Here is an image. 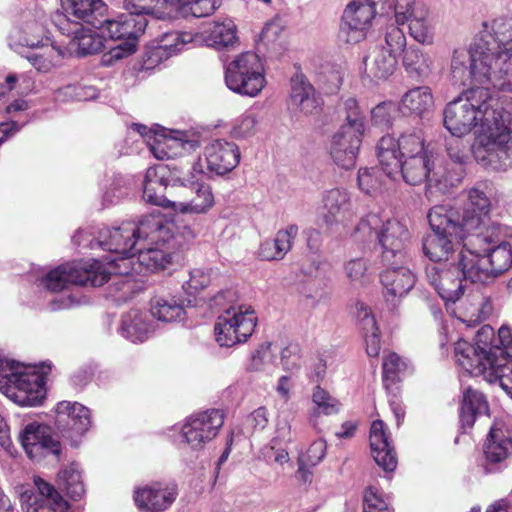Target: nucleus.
Instances as JSON below:
<instances>
[{"label":"nucleus","instance_id":"1","mask_svg":"<svg viewBox=\"0 0 512 512\" xmlns=\"http://www.w3.org/2000/svg\"><path fill=\"white\" fill-rule=\"evenodd\" d=\"M175 228L160 213L151 214L138 223L127 221L117 227L99 228L97 241L93 243L92 239L85 245L121 255V260L137 255L141 266L156 272L179 259L182 236L175 234Z\"/></svg>","mask_w":512,"mask_h":512},{"label":"nucleus","instance_id":"2","mask_svg":"<svg viewBox=\"0 0 512 512\" xmlns=\"http://www.w3.org/2000/svg\"><path fill=\"white\" fill-rule=\"evenodd\" d=\"M451 82L459 87L471 85L450 101L443 111L444 126L453 136L462 137L478 125H481L484 133L497 123L499 116L507 112L490 92L491 84L472 80L465 84Z\"/></svg>","mask_w":512,"mask_h":512},{"label":"nucleus","instance_id":"3","mask_svg":"<svg viewBox=\"0 0 512 512\" xmlns=\"http://www.w3.org/2000/svg\"><path fill=\"white\" fill-rule=\"evenodd\" d=\"M50 362L25 365L0 353V392L19 406L36 407L46 396Z\"/></svg>","mask_w":512,"mask_h":512},{"label":"nucleus","instance_id":"4","mask_svg":"<svg viewBox=\"0 0 512 512\" xmlns=\"http://www.w3.org/2000/svg\"><path fill=\"white\" fill-rule=\"evenodd\" d=\"M505 236V228L495 223L471 235L468 244L472 248L466 252L475 260L474 271L470 273L479 283H485L511 268L512 247L505 241Z\"/></svg>","mask_w":512,"mask_h":512},{"label":"nucleus","instance_id":"5","mask_svg":"<svg viewBox=\"0 0 512 512\" xmlns=\"http://www.w3.org/2000/svg\"><path fill=\"white\" fill-rule=\"evenodd\" d=\"M512 38V23L505 18H496L484 22L482 29L474 37L469 49L454 50L451 60V79L455 84H465L471 80L469 65L475 68L484 54L500 48V45Z\"/></svg>","mask_w":512,"mask_h":512},{"label":"nucleus","instance_id":"6","mask_svg":"<svg viewBox=\"0 0 512 512\" xmlns=\"http://www.w3.org/2000/svg\"><path fill=\"white\" fill-rule=\"evenodd\" d=\"M431 233L423 238L424 255L433 262L448 261L455 245L470 235L461 227L460 216L454 209L443 205L432 207L428 212Z\"/></svg>","mask_w":512,"mask_h":512},{"label":"nucleus","instance_id":"7","mask_svg":"<svg viewBox=\"0 0 512 512\" xmlns=\"http://www.w3.org/2000/svg\"><path fill=\"white\" fill-rule=\"evenodd\" d=\"M511 114L506 112L497 123L481 133L471 146L478 164L492 170H506L512 166V131L509 128Z\"/></svg>","mask_w":512,"mask_h":512},{"label":"nucleus","instance_id":"8","mask_svg":"<svg viewBox=\"0 0 512 512\" xmlns=\"http://www.w3.org/2000/svg\"><path fill=\"white\" fill-rule=\"evenodd\" d=\"M474 263L475 260L468 257L466 249L461 250L451 262L427 265V281L446 303H455L463 295L467 282L479 283L470 273L474 271Z\"/></svg>","mask_w":512,"mask_h":512},{"label":"nucleus","instance_id":"9","mask_svg":"<svg viewBox=\"0 0 512 512\" xmlns=\"http://www.w3.org/2000/svg\"><path fill=\"white\" fill-rule=\"evenodd\" d=\"M357 232L370 235L375 232L381 246V262L383 265L405 264L406 245L410 239L407 227L396 219L382 221L376 213H369L361 218L356 227Z\"/></svg>","mask_w":512,"mask_h":512},{"label":"nucleus","instance_id":"10","mask_svg":"<svg viewBox=\"0 0 512 512\" xmlns=\"http://www.w3.org/2000/svg\"><path fill=\"white\" fill-rule=\"evenodd\" d=\"M110 274L98 260L73 261L51 270L41 279V285L51 292L65 290L70 284L100 287L109 282Z\"/></svg>","mask_w":512,"mask_h":512},{"label":"nucleus","instance_id":"11","mask_svg":"<svg viewBox=\"0 0 512 512\" xmlns=\"http://www.w3.org/2000/svg\"><path fill=\"white\" fill-rule=\"evenodd\" d=\"M494 342V330L489 325L477 332L474 345L465 340L457 341L454 351L458 365L470 375L478 377L485 367L504 358V350Z\"/></svg>","mask_w":512,"mask_h":512},{"label":"nucleus","instance_id":"12","mask_svg":"<svg viewBox=\"0 0 512 512\" xmlns=\"http://www.w3.org/2000/svg\"><path fill=\"white\" fill-rule=\"evenodd\" d=\"M147 25L146 16L132 11L118 16L117 19L107 18L104 28L99 30L103 35L107 33L112 40L122 42L111 47L109 52L103 55L102 64L109 66L113 61L133 54L136 51L138 38L145 32Z\"/></svg>","mask_w":512,"mask_h":512},{"label":"nucleus","instance_id":"13","mask_svg":"<svg viewBox=\"0 0 512 512\" xmlns=\"http://www.w3.org/2000/svg\"><path fill=\"white\" fill-rule=\"evenodd\" d=\"M469 66L472 81L491 84L499 91L512 92V38L475 61V68Z\"/></svg>","mask_w":512,"mask_h":512},{"label":"nucleus","instance_id":"14","mask_svg":"<svg viewBox=\"0 0 512 512\" xmlns=\"http://www.w3.org/2000/svg\"><path fill=\"white\" fill-rule=\"evenodd\" d=\"M435 153L431 143H426L421 130L406 131L396 140L391 135L381 137L376 146L379 164L388 175L400 166V159Z\"/></svg>","mask_w":512,"mask_h":512},{"label":"nucleus","instance_id":"15","mask_svg":"<svg viewBox=\"0 0 512 512\" xmlns=\"http://www.w3.org/2000/svg\"><path fill=\"white\" fill-rule=\"evenodd\" d=\"M227 87L238 94L256 96L264 87V69L259 56L245 52L225 68Z\"/></svg>","mask_w":512,"mask_h":512},{"label":"nucleus","instance_id":"16","mask_svg":"<svg viewBox=\"0 0 512 512\" xmlns=\"http://www.w3.org/2000/svg\"><path fill=\"white\" fill-rule=\"evenodd\" d=\"M257 318L251 307L230 306L218 316L214 331L222 347H232L246 342L256 327Z\"/></svg>","mask_w":512,"mask_h":512},{"label":"nucleus","instance_id":"17","mask_svg":"<svg viewBox=\"0 0 512 512\" xmlns=\"http://www.w3.org/2000/svg\"><path fill=\"white\" fill-rule=\"evenodd\" d=\"M443 172L445 169L442 165L436 164L435 153H431L400 159V166L393 170V175L395 177L400 173L404 181L413 186L426 182L425 195L431 200L448 193L447 189H440L432 183V178L442 180Z\"/></svg>","mask_w":512,"mask_h":512},{"label":"nucleus","instance_id":"18","mask_svg":"<svg viewBox=\"0 0 512 512\" xmlns=\"http://www.w3.org/2000/svg\"><path fill=\"white\" fill-rule=\"evenodd\" d=\"M239 147L230 141L216 139L208 143L200 156L192 165L198 174L223 176L231 172L240 162Z\"/></svg>","mask_w":512,"mask_h":512},{"label":"nucleus","instance_id":"19","mask_svg":"<svg viewBox=\"0 0 512 512\" xmlns=\"http://www.w3.org/2000/svg\"><path fill=\"white\" fill-rule=\"evenodd\" d=\"M376 14L371 0H352L343 11L338 40L345 44H356L366 37Z\"/></svg>","mask_w":512,"mask_h":512},{"label":"nucleus","instance_id":"20","mask_svg":"<svg viewBox=\"0 0 512 512\" xmlns=\"http://www.w3.org/2000/svg\"><path fill=\"white\" fill-rule=\"evenodd\" d=\"M224 424L223 412L210 409L191 415L182 427V437L193 450H200L212 441Z\"/></svg>","mask_w":512,"mask_h":512},{"label":"nucleus","instance_id":"21","mask_svg":"<svg viewBox=\"0 0 512 512\" xmlns=\"http://www.w3.org/2000/svg\"><path fill=\"white\" fill-rule=\"evenodd\" d=\"M18 440L27 456L33 461H40L50 455L59 459L62 446L53 436L49 426L30 422L20 431Z\"/></svg>","mask_w":512,"mask_h":512},{"label":"nucleus","instance_id":"22","mask_svg":"<svg viewBox=\"0 0 512 512\" xmlns=\"http://www.w3.org/2000/svg\"><path fill=\"white\" fill-rule=\"evenodd\" d=\"M484 468L487 473L501 471L512 456V433L503 422H494L484 440Z\"/></svg>","mask_w":512,"mask_h":512},{"label":"nucleus","instance_id":"23","mask_svg":"<svg viewBox=\"0 0 512 512\" xmlns=\"http://www.w3.org/2000/svg\"><path fill=\"white\" fill-rule=\"evenodd\" d=\"M68 21L80 24L89 32L104 28L107 6L102 0H60Z\"/></svg>","mask_w":512,"mask_h":512},{"label":"nucleus","instance_id":"24","mask_svg":"<svg viewBox=\"0 0 512 512\" xmlns=\"http://www.w3.org/2000/svg\"><path fill=\"white\" fill-rule=\"evenodd\" d=\"M55 425L65 437L81 436L91 425L90 410L78 402L61 401L56 407Z\"/></svg>","mask_w":512,"mask_h":512},{"label":"nucleus","instance_id":"25","mask_svg":"<svg viewBox=\"0 0 512 512\" xmlns=\"http://www.w3.org/2000/svg\"><path fill=\"white\" fill-rule=\"evenodd\" d=\"M176 496V485L166 482H150L134 490L135 504L147 512H162L168 509Z\"/></svg>","mask_w":512,"mask_h":512},{"label":"nucleus","instance_id":"26","mask_svg":"<svg viewBox=\"0 0 512 512\" xmlns=\"http://www.w3.org/2000/svg\"><path fill=\"white\" fill-rule=\"evenodd\" d=\"M490 207V200L484 190L479 187L471 188L461 216V227L470 236L485 230L488 227L486 226V220L488 219Z\"/></svg>","mask_w":512,"mask_h":512},{"label":"nucleus","instance_id":"27","mask_svg":"<svg viewBox=\"0 0 512 512\" xmlns=\"http://www.w3.org/2000/svg\"><path fill=\"white\" fill-rule=\"evenodd\" d=\"M386 269L380 274L383 295L393 305L397 299L407 295L415 285V275L405 264L384 265Z\"/></svg>","mask_w":512,"mask_h":512},{"label":"nucleus","instance_id":"28","mask_svg":"<svg viewBox=\"0 0 512 512\" xmlns=\"http://www.w3.org/2000/svg\"><path fill=\"white\" fill-rule=\"evenodd\" d=\"M447 153L449 161L442 165L445 172H443L442 180H435L432 178V183L440 189L449 190L458 185L465 175V165L468 160V154L461 137L452 139L447 146Z\"/></svg>","mask_w":512,"mask_h":512},{"label":"nucleus","instance_id":"29","mask_svg":"<svg viewBox=\"0 0 512 512\" xmlns=\"http://www.w3.org/2000/svg\"><path fill=\"white\" fill-rule=\"evenodd\" d=\"M363 135L338 129L331 138L329 153L333 161L344 169L354 167Z\"/></svg>","mask_w":512,"mask_h":512},{"label":"nucleus","instance_id":"30","mask_svg":"<svg viewBox=\"0 0 512 512\" xmlns=\"http://www.w3.org/2000/svg\"><path fill=\"white\" fill-rule=\"evenodd\" d=\"M370 448L375 462L386 472H392L397 467V456L382 420H375L370 428Z\"/></svg>","mask_w":512,"mask_h":512},{"label":"nucleus","instance_id":"31","mask_svg":"<svg viewBox=\"0 0 512 512\" xmlns=\"http://www.w3.org/2000/svg\"><path fill=\"white\" fill-rule=\"evenodd\" d=\"M490 408L485 395L472 387H467L462 394L459 408V429L469 432L475 422L482 416H489Z\"/></svg>","mask_w":512,"mask_h":512},{"label":"nucleus","instance_id":"32","mask_svg":"<svg viewBox=\"0 0 512 512\" xmlns=\"http://www.w3.org/2000/svg\"><path fill=\"white\" fill-rule=\"evenodd\" d=\"M165 11H158L157 19H176L194 16L196 18L211 15L218 7V0H163Z\"/></svg>","mask_w":512,"mask_h":512},{"label":"nucleus","instance_id":"33","mask_svg":"<svg viewBox=\"0 0 512 512\" xmlns=\"http://www.w3.org/2000/svg\"><path fill=\"white\" fill-rule=\"evenodd\" d=\"M323 207L325 212L322 221L327 229L333 225L344 223L353 216L351 198L345 189L333 188L323 195Z\"/></svg>","mask_w":512,"mask_h":512},{"label":"nucleus","instance_id":"34","mask_svg":"<svg viewBox=\"0 0 512 512\" xmlns=\"http://www.w3.org/2000/svg\"><path fill=\"white\" fill-rule=\"evenodd\" d=\"M165 172L166 169L162 165L147 169L144 180L143 199L152 205L172 208L174 210L176 201H171L164 195V191L167 188L164 178Z\"/></svg>","mask_w":512,"mask_h":512},{"label":"nucleus","instance_id":"35","mask_svg":"<svg viewBox=\"0 0 512 512\" xmlns=\"http://www.w3.org/2000/svg\"><path fill=\"white\" fill-rule=\"evenodd\" d=\"M434 105L431 89L427 86L415 87L407 91L400 101L398 110L405 116L423 117Z\"/></svg>","mask_w":512,"mask_h":512},{"label":"nucleus","instance_id":"36","mask_svg":"<svg viewBox=\"0 0 512 512\" xmlns=\"http://www.w3.org/2000/svg\"><path fill=\"white\" fill-rule=\"evenodd\" d=\"M397 57L387 51L385 47H375L364 58L365 74L374 80L387 79L396 69Z\"/></svg>","mask_w":512,"mask_h":512},{"label":"nucleus","instance_id":"37","mask_svg":"<svg viewBox=\"0 0 512 512\" xmlns=\"http://www.w3.org/2000/svg\"><path fill=\"white\" fill-rule=\"evenodd\" d=\"M461 310L460 319L469 324L485 321L492 313L493 307L490 299L479 290L472 291L464 300H459Z\"/></svg>","mask_w":512,"mask_h":512},{"label":"nucleus","instance_id":"38","mask_svg":"<svg viewBox=\"0 0 512 512\" xmlns=\"http://www.w3.org/2000/svg\"><path fill=\"white\" fill-rule=\"evenodd\" d=\"M289 105L306 115L314 113L319 107L315 90L303 75H296L291 79Z\"/></svg>","mask_w":512,"mask_h":512},{"label":"nucleus","instance_id":"39","mask_svg":"<svg viewBox=\"0 0 512 512\" xmlns=\"http://www.w3.org/2000/svg\"><path fill=\"white\" fill-rule=\"evenodd\" d=\"M119 332L133 343L144 342L152 332V327L143 311L131 309L122 315Z\"/></svg>","mask_w":512,"mask_h":512},{"label":"nucleus","instance_id":"40","mask_svg":"<svg viewBox=\"0 0 512 512\" xmlns=\"http://www.w3.org/2000/svg\"><path fill=\"white\" fill-rule=\"evenodd\" d=\"M357 319L366 344V353L377 357L381 349L379 329L370 309L364 303H357Z\"/></svg>","mask_w":512,"mask_h":512},{"label":"nucleus","instance_id":"41","mask_svg":"<svg viewBox=\"0 0 512 512\" xmlns=\"http://www.w3.org/2000/svg\"><path fill=\"white\" fill-rule=\"evenodd\" d=\"M194 196L189 201L176 202L174 211L181 213H206L214 205V196L208 184L189 181Z\"/></svg>","mask_w":512,"mask_h":512},{"label":"nucleus","instance_id":"42","mask_svg":"<svg viewBox=\"0 0 512 512\" xmlns=\"http://www.w3.org/2000/svg\"><path fill=\"white\" fill-rule=\"evenodd\" d=\"M194 36L191 32L170 31L163 33L157 40L152 56L162 60L169 58L192 44Z\"/></svg>","mask_w":512,"mask_h":512},{"label":"nucleus","instance_id":"43","mask_svg":"<svg viewBox=\"0 0 512 512\" xmlns=\"http://www.w3.org/2000/svg\"><path fill=\"white\" fill-rule=\"evenodd\" d=\"M311 399L313 407L309 414V422L314 428L318 427V420L322 415H336L341 410V402L320 385L313 389Z\"/></svg>","mask_w":512,"mask_h":512},{"label":"nucleus","instance_id":"44","mask_svg":"<svg viewBox=\"0 0 512 512\" xmlns=\"http://www.w3.org/2000/svg\"><path fill=\"white\" fill-rule=\"evenodd\" d=\"M206 33L205 42L217 50L233 47L238 41L236 26L230 19L215 22Z\"/></svg>","mask_w":512,"mask_h":512},{"label":"nucleus","instance_id":"45","mask_svg":"<svg viewBox=\"0 0 512 512\" xmlns=\"http://www.w3.org/2000/svg\"><path fill=\"white\" fill-rule=\"evenodd\" d=\"M151 315L159 321L173 322L184 319L185 310L175 297L155 296L150 301Z\"/></svg>","mask_w":512,"mask_h":512},{"label":"nucleus","instance_id":"46","mask_svg":"<svg viewBox=\"0 0 512 512\" xmlns=\"http://www.w3.org/2000/svg\"><path fill=\"white\" fill-rule=\"evenodd\" d=\"M479 376H483L490 384L498 383L512 399V364L506 363L505 357L485 367V371L480 372Z\"/></svg>","mask_w":512,"mask_h":512},{"label":"nucleus","instance_id":"47","mask_svg":"<svg viewBox=\"0 0 512 512\" xmlns=\"http://www.w3.org/2000/svg\"><path fill=\"white\" fill-rule=\"evenodd\" d=\"M386 178H394V175H388L380 164V167L361 168L358 171L357 181L361 191L372 195L381 190Z\"/></svg>","mask_w":512,"mask_h":512},{"label":"nucleus","instance_id":"48","mask_svg":"<svg viewBox=\"0 0 512 512\" xmlns=\"http://www.w3.org/2000/svg\"><path fill=\"white\" fill-rule=\"evenodd\" d=\"M131 128L148 141L151 146V151L156 158L163 160L164 158L169 157L164 149L161 148V146L165 144L167 138L165 128L158 124L149 128L146 125L139 123H134Z\"/></svg>","mask_w":512,"mask_h":512},{"label":"nucleus","instance_id":"49","mask_svg":"<svg viewBox=\"0 0 512 512\" xmlns=\"http://www.w3.org/2000/svg\"><path fill=\"white\" fill-rule=\"evenodd\" d=\"M58 482L62 490L72 500H78L85 492L84 484L81 480V473L77 466L72 464L62 469L58 474Z\"/></svg>","mask_w":512,"mask_h":512},{"label":"nucleus","instance_id":"50","mask_svg":"<svg viewBox=\"0 0 512 512\" xmlns=\"http://www.w3.org/2000/svg\"><path fill=\"white\" fill-rule=\"evenodd\" d=\"M342 113L344 123L340 126V129L364 135L365 117L355 98H348L344 101Z\"/></svg>","mask_w":512,"mask_h":512},{"label":"nucleus","instance_id":"51","mask_svg":"<svg viewBox=\"0 0 512 512\" xmlns=\"http://www.w3.org/2000/svg\"><path fill=\"white\" fill-rule=\"evenodd\" d=\"M428 10L426 7L417 8L409 15L406 22L409 23L410 35L419 43H431L432 33L427 20Z\"/></svg>","mask_w":512,"mask_h":512},{"label":"nucleus","instance_id":"52","mask_svg":"<svg viewBox=\"0 0 512 512\" xmlns=\"http://www.w3.org/2000/svg\"><path fill=\"white\" fill-rule=\"evenodd\" d=\"M132 185V178L122 175L114 174L111 182L106 188L103 201L107 204H116L126 196H128Z\"/></svg>","mask_w":512,"mask_h":512},{"label":"nucleus","instance_id":"53","mask_svg":"<svg viewBox=\"0 0 512 512\" xmlns=\"http://www.w3.org/2000/svg\"><path fill=\"white\" fill-rule=\"evenodd\" d=\"M25 57L37 71L46 73L56 65L60 52L52 45H42L41 52H31Z\"/></svg>","mask_w":512,"mask_h":512},{"label":"nucleus","instance_id":"54","mask_svg":"<svg viewBox=\"0 0 512 512\" xmlns=\"http://www.w3.org/2000/svg\"><path fill=\"white\" fill-rule=\"evenodd\" d=\"M403 53V65L409 74L423 76L429 72L428 60L419 47L411 46Z\"/></svg>","mask_w":512,"mask_h":512},{"label":"nucleus","instance_id":"55","mask_svg":"<svg viewBox=\"0 0 512 512\" xmlns=\"http://www.w3.org/2000/svg\"><path fill=\"white\" fill-rule=\"evenodd\" d=\"M34 484L43 500L52 506L54 510H60L64 512L69 509L68 502L61 496V494L54 488L53 485L40 477L34 478Z\"/></svg>","mask_w":512,"mask_h":512},{"label":"nucleus","instance_id":"56","mask_svg":"<svg viewBox=\"0 0 512 512\" xmlns=\"http://www.w3.org/2000/svg\"><path fill=\"white\" fill-rule=\"evenodd\" d=\"M405 366L404 362L396 353H389L384 356L382 369H383V384L389 390L390 385L398 381V374Z\"/></svg>","mask_w":512,"mask_h":512},{"label":"nucleus","instance_id":"57","mask_svg":"<svg viewBox=\"0 0 512 512\" xmlns=\"http://www.w3.org/2000/svg\"><path fill=\"white\" fill-rule=\"evenodd\" d=\"M395 112L396 105L391 101L378 104L371 110L372 124L383 130L391 128Z\"/></svg>","mask_w":512,"mask_h":512},{"label":"nucleus","instance_id":"58","mask_svg":"<svg viewBox=\"0 0 512 512\" xmlns=\"http://www.w3.org/2000/svg\"><path fill=\"white\" fill-rule=\"evenodd\" d=\"M42 32V26L38 22L27 24L22 30V35L19 38V44L31 49H42V45H48L47 43L43 42ZM48 41V39L45 40V42Z\"/></svg>","mask_w":512,"mask_h":512},{"label":"nucleus","instance_id":"59","mask_svg":"<svg viewBox=\"0 0 512 512\" xmlns=\"http://www.w3.org/2000/svg\"><path fill=\"white\" fill-rule=\"evenodd\" d=\"M258 120L254 113L246 112L239 116L233 124L232 135L235 138H247L255 134Z\"/></svg>","mask_w":512,"mask_h":512},{"label":"nucleus","instance_id":"60","mask_svg":"<svg viewBox=\"0 0 512 512\" xmlns=\"http://www.w3.org/2000/svg\"><path fill=\"white\" fill-rule=\"evenodd\" d=\"M363 512H393L375 487H368L363 496Z\"/></svg>","mask_w":512,"mask_h":512},{"label":"nucleus","instance_id":"61","mask_svg":"<svg viewBox=\"0 0 512 512\" xmlns=\"http://www.w3.org/2000/svg\"><path fill=\"white\" fill-rule=\"evenodd\" d=\"M299 228L296 224H290L280 229L273 239L279 256H284L291 250L292 244L298 235Z\"/></svg>","mask_w":512,"mask_h":512},{"label":"nucleus","instance_id":"62","mask_svg":"<svg viewBox=\"0 0 512 512\" xmlns=\"http://www.w3.org/2000/svg\"><path fill=\"white\" fill-rule=\"evenodd\" d=\"M385 42L387 51L398 57L405 50L406 37L402 29L395 25H390L386 29Z\"/></svg>","mask_w":512,"mask_h":512},{"label":"nucleus","instance_id":"63","mask_svg":"<svg viewBox=\"0 0 512 512\" xmlns=\"http://www.w3.org/2000/svg\"><path fill=\"white\" fill-rule=\"evenodd\" d=\"M163 0H124V6L127 11L134 13L154 14L157 17L158 11H165Z\"/></svg>","mask_w":512,"mask_h":512},{"label":"nucleus","instance_id":"64","mask_svg":"<svg viewBox=\"0 0 512 512\" xmlns=\"http://www.w3.org/2000/svg\"><path fill=\"white\" fill-rule=\"evenodd\" d=\"M285 29L284 20L277 16L274 17L271 21L266 23L264 28L262 29L260 40L265 45H272L277 42L281 35L283 34Z\"/></svg>","mask_w":512,"mask_h":512}]
</instances>
